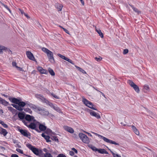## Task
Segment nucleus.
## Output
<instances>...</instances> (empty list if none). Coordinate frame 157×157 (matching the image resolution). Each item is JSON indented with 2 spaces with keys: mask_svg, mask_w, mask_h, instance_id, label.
<instances>
[{
  "mask_svg": "<svg viewBox=\"0 0 157 157\" xmlns=\"http://www.w3.org/2000/svg\"><path fill=\"white\" fill-rule=\"evenodd\" d=\"M26 146L34 154L37 156L39 155L40 149L36 148L35 146L32 145L30 144H28Z\"/></svg>",
  "mask_w": 157,
  "mask_h": 157,
  "instance_id": "1",
  "label": "nucleus"
},
{
  "mask_svg": "<svg viewBox=\"0 0 157 157\" xmlns=\"http://www.w3.org/2000/svg\"><path fill=\"white\" fill-rule=\"evenodd\" d=\"M82 102L86 106L90 109L94 110H97V109L94 107V105L91 102L87 100L83 97L82 98Z\"/></svg>",
  "mask_w": 157,
  "mask_h": 157,
  "instance_id": "2",
  "label": "nucleus"
},
{
  "mask_svg": "<svg viewBox=\"0 0 157 157\" xmlns=\"http://www.w3.org/2000/svg\"><path fill=\"white\" fill-rule=\"evenodd\" d=\"M78 136L80 139L83 143L86 144L89 143L90 141L89 138L86 135L82 133H79Z\"/></svg>",
  "mask_w": 157,
  "mask_h": 157,
  "instance_id": "3",
  "label": "nucleus"
},
{
  "mask_svg": "<svg viewBox=\"0 0 157 157\" xmlns=\"http://www.w3.org/2000/svg\"><path fill=\"white\" fill-rule=\"evenodd\" d=\"M18 105L13 104H11V105L13 107L16 108L17 110L22 111L23 110V107H24L26 105V103L24 101H21L20 104H18Z\"/></svg>",
  "mask_w": 157,
  "mask_h": 157,
  "instance_id": "4",
  "label": "nucleus"
},
{
  "mask_svg": "<svg viewBox=\"0 0 157 157\" xmlns=\"http://www.w3.org/2000/svg\"><path fill=\"white\" fill-rule=\"evenodd\" d=\"M24 121L25 122L24 124L28 128L36 131V129L37 128L36 124L34 122L30 123L27 121L25 122V121Z\"/></svg>",
  "mask_w": 157,
  "mask_h": 157,
  "instance_id": "5",
  "label": "nucleus"
},
{
  "mask_svg": "<svg viewBox=\"0 0 157 157\" xmlns=\"http://www.w3.org/2000/svg\"><path fill=\"white\" fill-rule=\"evenodd\" d=\"M97 136H98V137L101 138L105 142L107 143H110L112 144H114L117 145H119V144L116 142L114 141L111 140L107 138L102 136H101L99 134H98V135H97Z\"/></svg>",
  "mask_w": 157,
  "mask_h": 157,
  "instance_id": "6",
  "label": "nucleus"
},
{
  "mask_svg": "<svg viewBox=\"0 0 157 157\" xmlns=\"http://www.w3.org/2000/svg\"><path fill=\"white\" fill-rule=\"evenodd\" d=\"M128 82L132 87L133 88L136 92L137 93L139 92L140 90L138 86L136 85L132 81L129 80L128 81Z\"/></svg>",
  "mask_w": 157,
  "mask_h": 157,
  "instance_id": "7",
  "label": "nucleus"
},
{
  "mask_svg": "<svg viewBox=\"0 0 157 157\" xmlns=\"http://www.w3.org/2000/svg\"><path fill=\"white\" fill-rule=\"evenodd\" d=\"M37 122L38 123V124L39 125V129H38V128H37V129H36V131L37 132L40 133L41 132L45 131L47 129V127L45 125L40 123L39 122Z\"/></svg>",
  "mask_w": 157,
  "mask_h": 157,
  "instance_id": "8",
  "label": "nucleus"
},
{
  "mask_svg": "<svg viewBox=\"0 0 157 157\" xmlns=\"http://www.w3.org/2000/svg\"><path fill=\"white\" fill-rule=\"evenodd\" d=\"M8 99L12 103L16 104H20L22 101H21V100L20 98L18 99L15 98L9 97Z\"/></svg>",
  "mask_w": 157,
  "mask_h": 157,
  "instance_id": "9",
  "label": "nucleus"
},
{
  "mask_svg": "<svg viewBox=\"0 0 157 157\" xmlns=\"http://www.w3.org/2000/svg\"><path fill=\"white\" fill-rule=\"evenodd\" d=\"M18 130L24 136L29 138V136H31L30 133L28 132L26 130L19 128Z\"/></svg>",
  "mask_w": 157,
  "mask_h": 157,
  "instance_id": "10",
  "label": "nucleus"
},
{
  "mask_svg": "<svg viewBox=\"0 0 157 157\" xmlns=\"http://www.w3.org/2000/svg\"><path fill=\"white\" fill-rule=\"evenodd\" d=\"M48 59L52 63L55 62V60L53 56V54L50 50L47 54Z\"/></svg>",
  "mask_w": 157,
  "mask_h": 157,
  "instance_id": "11",
  "label": "nucleus"
},
{
  "mask_svg": "<svg viewBox=\"0 0 157 157\" xmlns=\"http://www.w3.org/2000/svg\"><path fill=\"white\" fill-rule=\"evenodd\" d=\"M36 97L38 99H40L42 102L46 103L48 102V100L45 98L44 97L40 94H36L35 95Z\"/></svg>",
  "mask_w": 157,
  "mask_h": 157,
  "instance_id": "12",
  "label": "nucleus"
},
{
  "mask_svg": "<svg viewBox=\"0 0 157 157\" xmlns=\"http://www.w3.org/2000/svg\"><path fill=\"white\" fill-rule=\"evenodd\" d=\"M88 111L90 112V115L91 116L95 117L98 119L101 118L100 116L98 113H97L94 111L89 109H88Z\"/></svg>",
  "mask_w": 157,
  "mask_h": 157,
  "instance_id": "13",
  "label": "nucleus"
},
{
  "mask_svg": "<svg viewBox=\"0 0 157 157\" xmlns=\"http://www.w3.org/2000/svg\"><path fill=\"white\" fill-rule=\"evenodd\" d=\"M26 54L27 57L30 60L35 61L36 60L33 54L30 51H27Z\"/></svg>",
  "mask_w": 157,
  "mask_h": 157,
  "instance_id": "14",
  "label": "nucleus"
},
{
  "mask_svg": "<svg viewBox=\"0 0 157 157\" xmlns=\"http://www.w3.org/2000/svg\"><path fill=\"white\" fill-rule=\"evenodd\" d=\"M34 117L32 116H31L29 115H26L25 117V121L30 122L32 121Z\"/></svg>",
  "mask_w": 157,
  "mask_h": 157,
  "instance_id": "15",
  "label": "nucleus"
},
{
  "mask_svg": "<svg viewBox=\"0 0 157 157\" xmlns=\"http://www.w3.org/2000/svg\"><path fill=\"white\" fill-rule=\"evenodd\" d=\"M63 128L65 130L71 133H73L74 132V130L72 128L67 126H64Z\"/></svg>",
  "mask_w": 157,
  "mask_h": 157,
  "instance_id": "16",
  "label": "nucleus"
},
{
  "mask_svg": "<svg viewBox=\"0 0 157 157\" xmlns=\"http://www.w3.org/2000/svg\"><path fill=\"white\" fill-rule=\"evenodd\" d=\"M37 70L41 74H47L48 73V71L44 69L41 67H38L37 68Z\"/></svg>",
  "mask_w": 157,
  "mask_h": 157,
  "instance_id": "17",
  "label": "nucleus"
},
{
  "mask_svg": "<svg viewBox=\"0 0 157 157\" xmlns=\"http://www.w3.org/2000/svg\"><path fill=\"white\" fill-rule=\"evenodd\" d=\"M18 117L19 118L20 120H22V122L24 124L25 122H26V121H25V115L24 113H18Z\"/></svg>",
  "mask_w": 157,
  "mask_h": 157,
  "instance_id": "18",
  "label": "nucleus"
},
{
  "mask_svg": "<svg viewBox=\"0 0 157 157\" xmlns=\"http://www.w3.org/2000/svg\"><path fill=\"white\" fill-rule=\"evenodd\" d=\"M40 109V110H39V111H40V113L41 115H48L49 114V113L48 111L44 110V109H42L41 108Z\"/></svg>",
  "mask_w": 157,
  "mask_h": 157,
  "instance_id": "19",
  "label": "nucleus"
},
{
  "mask_svg": "<svg viewBox=\"0 0 157 157\" xmlns=\"http://www.w3.org/2000/svg\"><path fill=\"white\" fill-rule=\"evenodd\" d=\"M29 107L32 109H35V111L36 112H37L39 111V110H40V107H38L36 105H33V104H31L29 105Z\"/></svg>",
  "mask_w": 157,
  "mask_h": 157,
  "instance_id": "20",
  "label": "nucleus"
},
{
  "mask_svg": "<svg viewBox=\"0 0 157 157\" xmlns=\"http://www.w3.org/2000/svg\"><path fill=\"white\" fill-rule=\"evenodd\" d=\"M0 103L4 105L5 106H7L8 105H10L9 102L1 98L0 97Z\"/></svg>",
  "mask_w": 157,
  "mask_h": 157,
  "instance_id": "21",
  "label": "nucleus"
},
{
  "mask_svg": "<svg viewBox=\"0 0 157 157\" xmlns=\"http://www.w3.org/2000/svg\"><path fill=\"white\" fill-rule=\"evenodd\" d=\"M41 136L46 140L47 142H51V140H49L50 137L49 136L45 135L44 133L42 134Z\"/></svg>",
  "mask_w": 157,
  "mask_h": 157,
  "instance_id": "22",
  "label": "nucleus"
},
{
  "mask_svg": "<svg viewBox=\"0 0 157 157\" xmlns=\"http://www.w3.org/2000/svg\"><path fill=\"white\" fill-rule=\"evenodd\" d=\"M3 50H5L6 51H8L12 53L11 51V50H10L9 49H8L7 48H6V47H4V46H2V48H0V53H2Z\"/></svg>",
  "mask_w": 157,
  "mask_h": 157,
  "instance_id": "23",
  "label": "nucleus"
},
{
  "mask_svg": "<svg viewBox=\"0 0 157 157\" xmlns=\"http://www.w3.org/2000/svg\"><path fill=\"white\" fill-rule=\"evenodd\" d=\"M132 129L133 130V131L137 135H139V131L136 129V127H135L134 125H132Z\"/></svg>",
  "mask_w": 157,
  "mask_h": 157,
  "instance_id": "24",
  "label": "nucleus"
},
{
  "mask_svg": "<svg viewBox=\"0 0 157 157\" xmlns=\"http://www.w3.org/2000/svg\"><path fill=\"white\" fill-rule=\"evenodd\" d=\"M37 156L39 157H46L45 153H44L42 150H40L39 155Z\"/></svg>",
  "mask_w": 157,
  "mask_h": 157,
  "instance_id": "25",
  "label": "nucleus"
},
{
  "mask_svg": "<svg viewBox=\"0 0 157 157\" xmlns=\"http://www.w3.org/2000/svg\"><path fill=\"white\" fill-rule=\"evenodd\" d=\"M7 133L8 132L6 130L3 128H2L1 131H0V133L3 134L4 136H6Z\"/></svg>",
  "mask_w": 157,
  "mask_h": 157,
  "instance_id": "26",
  "label": "nucleus"
},
{
  "mask_svg": "<svg viewBox=\"0 0 157 157\" xmlns=\"http://www.w3.org/2000/svg\"><path fill=\"white\" fill-rule=\"evenodd\" d=\"M96 31L99 34V36L101 38H103L104 37L103 34L101 32V31L100 29H96Z\"/></svg>",
  "mask_w": 157,
  "mask_h": 157,
  "instance_id": "27",
  "label": "nucleus"
},
{
  "mask_svg": "<svg viewBox=\"0 0 157 157\" xmlns=\"http://www.w3.org/2000/svg\"><path fill=\"white\" fill-rule=\"evenodd\" d=\"M75 66L76 68L78 69V70H79L80 71L82 72L83 73L86 74V72L82 68L76 65H75Z\"/></svg>",
  "mask_w": 157,
  "mask_h": 157,
  "instance_id": "28",
  "label": "nucleus"
},
{
  "mask_svg": "<svg viewBox=\"0 0 157 157\" xmlns=\"http://www.w3.org/2000/svg\"><path fill=\"white\" fill-rule=\"evenodd\" d=\"M63 6L60 4H57L56 5V7L58 9L59 11H60L62 10Z\"/></svg>",
  "mask_w": 157,
  "mask_h": 157,
  "instance_id": "29",
  "label": "nucleus"
},
{
  "mask_svg": "<svg viewBox=\"0 0 157 157\" xmlns=\"http://www.w3.org/2000/svg\"><path fill=\"white\" fill-rule=\"evenodd\" d=\"M89 147L91 148L93 151H97L98 149L96 148V147L93 145H89L88 146Z\"/></svg>",
  "mask_w": 157,
  "mask_h": 157,
  "instance_id": "30",
  "label": "nucleus"
},
{
  "mask_svg": "<svg viewBox=\"0 0 157 157\" xmlns=\"http://www.w3.org/2000/svg\"><path fill=\"white\" fill-rule=\"evenodd\" d=\"M48 71L49 73L51 75L54 76L55 75V73L53 69H52L50 68H49L48 69Z\"/></svg>",
  "mask_w": 157,
  "mask_h": 157,
  "instance_id": "31",
  "label": "nucleus"
},
{
  "mask_svg": "<svg viewBox=\"0 0 157 157\" xmlns=\"http://www.w3.org/2000/svg\"><path fill=\"white\" fill-rule=\"evenodd\" d=\"M50 138H51V139L52 140H53L56 141L57 142H59V140L58 139L57 137V136H52Z\"/></svg>",
  "mask_w": 157,
  "mask_h": 157,
  "instance_id": "32",
  "label": "nucleus"
},
{
  "mask_svg": "<svg viewBox=\"0 0 157 157\" xmlns=\"http://www.w3.org/2000/svg\"><path fill=\"white\" fill-rule=\"evenodd\" d=\"M53 108L54 110L59 113H60L61 112V110L60 109L56 106L54 105Z\"/></svg>",
  "mask_w": 157,
  "mask_h": 157,
  "instance_id": "33",
  "label": "nucleus"
},
{
  "mask_svg": "<svg viewBox=\"0 0 157 157\" xmlns=\"http://www.w3.org/2000/svg\"><path fill=\"white\" fill-rule=\"evenodd\" d=\"M129 5L131 7L132 9L133 10L136 12H138V10L137 9L135 8L134 7V6L132 5H131L129 4Z\"/></svg>",
  "mask_w": 157,
  "mask_h": 157,
  "instance_id": "34",
  "label": "nucleus"
},
{
  "mask_svg": "<svg viewBox=\"0 0 157 157\" xmlns=\"http://www.w3.org/2000/svg\"><path fill=\"white\" fill-rule=\"evenodd\" d=\"M42 50L45 53L47 54L48 52L50 50L48 49L47 48L43 47L42 49Z\"/></svg>",
  "mask_w": 157,
  "mask_h": 157,
  "instance_id": "35",
  "label": "nucleus"
},
{
  "mask_svg": "<svg viewBox=\"0 0 157 157\" xmlns=\"http://www.w3.org/2000/svg\"><path fill=\"white\" fill-rule=\"evenodd\" d=\"M104 149H98L97 151H98L99 153L103 154H104Z\"/></svg>",
  "mask_w": 157,
  "mask_h": 157,
  "instance_id": "36",
  "label": "nucleus"
},
{
  "mask_svg": "<svg viewBox=\"0 0 157 157\" xmlns=\"http://www.w3.org/2000/svg\"><path fill=\"white\" fill-rule=\"evenodd\" d=\"M2 5L10 13H11V10L9 9V8L8 7V6L7 5H5L3 4H2Z\"/></svg>",
  "mask_w": 157,
  "mask_h": 157,
  "instance_id": "37",
  "label": "nucleus"
},
{
  "mask_svg": "<svg viewBox=\"0 0 157 157\" xmlns=\"http://www.w3.org/2000/svg\"><path fill=\"white\" fill-rule=\"evenodd\" d=\"M65 60L69 62L70 63H71L73 64H74V63H73V62L71 59H68V58H67V57H66Z\"/></svg>",
  "mask_w": 157,
  "mask_h": 157,
  "instance_id": "38",
  "label": "nucleus"
},
{
  "mask_svg": "<svg viewBox=\"0 0 157 157\" xmlns=\"http://www.w3.org/2000/svg\"><path fill=\"white\" fill-rule=\"evenodd\" d=\"M65 60L69 62L70 63H71L73 64H74V63H73V62L71 59H68V58H67V57H66Z\"/></svg>",
  "mask_w": 157,
  "mask_h": 157,
  "instance_id": "39",
  "label": "nucleus"
},
{
  "mask_svg": "<svg viewBox=\"0 0 157 157\" xmlns=\"http://www.w3.org/2000/svg\"><path fill=\"white\" fill-rule=\"evenodd\" d=\"M57 55L59 57H60L62 59L65 60V59L66 58V57L61 54H57Z\"/></svg>",
  "mask_w": 157,
  "mask_h": 157,
  "instance_id": "40",
  "label": "nucleus"
},
{
  "mask_svg": "<svg viewBox=\"0 0 157 157\" xmlns=\"http://www.w3.org/2000/svg\"><path fill=\"white\" fill-rule=\"evenodd\" d=\"M46 104H48L50 106H51V107L52 108L54 106V105H53L52 103L49 102L48 101V102H47V103H46Z\"/></svg>",
  "mask_w": 157,
  "mask_h": 157,
  "instance_id": "41",
  "label": "nucleus"
},
{
  "mask_svg": "<svg viewBox=\"0 0 157 157\" xmlns=\"http://www.w3.org/2000/svg\"><path fill=\"white\" fill-rule=\"evenodd\" d=\"M16 151H17L18 152L20 153L21 154H23V150L21 149H20L19 148H17L16 149Z\"/></svg>",
  "mask_w": 157,
  "mask_h": 157,
  "instance_id": "42",
  "label": "nucleus"
},
{
  "mask_svg": "<svg viewBox=\"0 0 157 157\" xmlns=\"http://www.w3.org/2000/svg\"><path fill=\"white\" fill-rule=\"evenodd\" d=\"M144 89L147 90H149L150 89L149 86L147 85H144Z\"/></svg>",
  "mask_w": 157,
  "mask_h": 157,
  "instance_id": "43",
  "label": "nucleus"
},
{
  "mask_svg": "<svg viewBox=\"0 0 157 157\" xmlns=\"http://www.w3.org/2000/svg\"><path fill=\"white\" fill-rule=\"evenodd\" d=\"M25 110L26 111H27L29 112L30 113L32 114V111L29 108H26Z\"/></svg>",
  "mask_w": 157,
  "mask_h": 157,
  "instance_id": "44",
  "label": "nucleus"
},
{
  "mask_svg": "<svg viewBox=\"0 0 157 157\" xmlns=\"http://www.w3.org/2000/svg\"><path fill=\"white\" fill-rule=\"evenodd\" d=\"M95 59L97 61H100L102 59V58L101 57H96L95 58Z\"/></svg>",
  "mask_w": 157,
  "mask_h": 157,
  "instance_id": "45",
  "label": "nucleus"
},
{
  "mask_svg": "<svg viewBox=\"0 0 157 157\" xmlns=\"http://www.w3.org/2000/svg\"><path fill=\"white\" fill-rule=\"evenodd\" d=\"M128 50L127 49H124L123 52V54L124 55L128 53Z\"/></svg>",
  "mask_w": 157,
  "mask_h": 157,
  "instance_id": "46",
  "label": "nucleus"
},
{
  "mask_svg": "<svg viewBox=\"0 0 157 157\" xmlns=\"http://www.w3.org/2000/svg\"><path fill=\"white\" fill-rule=\"evenodd\" d=\"M46 157H53L52 155L50 153H45Z\"/></svg>",
  "mask_w": 157,
  "mask_h": 157,
  "instance_id": "47",
  "label": "nucleus"
},
{
  "mask_svg": "<svg viewBox=\"0 0 157 157\" xmlns=\"http://www.w3.org/2000/svg\"><path fill=\"white\" fill-rule=\"evenodd\" d=\"M57 157H67L66 155L62 154H59Z\"/></svg>",
  "mask_w": 157,
  "mask_h": 157,
  "instance_id": "48",
  "label": "nucleus"
},
{
  "mask_svg": "<svg viewBox=\"0 0 157 157\" xmlns=\"http://www.w3.org/2000/svg\"><path fill=\"white\" fill-rule=\"evenodd\" d=\"M51 95L53 97H54V98H56V99H59V97H58L57 96L55 95V94H53V93L51 94Z\"/></svg>",
  "mask_w": 157,
  "mask_h": 157,
  "instance_id": "49",
  "label": "nucleus"
},
{
  "mask_svg": "<svg viewBox=\"0 0 157 157\" xmlns=\"http://www.w3.org/2000/svg\"><path fill=\"white\" fill-rule=\"evenodd\" d=\"M46 130V132L47 133H50L52 132V131L49 128H47Z\"/></svg>",
  "mask_w": 157,
  "mask_h": 157,
  "instance_id": "50",
  "label": "nucleus"
},
{
  "mask_svg": "<svg viewBox=\"0 0 157 157\" xmlns=\"http://www.w3.org/2000/svg\"><path fill=\"white\" fill-rule=\"evenodd\" d=\"M70 155L71 156H73L74 155L75 153L73 151H70L69 152Z\"/></svg>",
  "mask_w": 157,
  "mask_h": 157,
  "instance_id": "51",
  "label": "nucleus"
},
{
  "mask_svg": "<svg viewBox=\"0 0 157 157\" xmlns=\"http://www.w3.org/2000/svg\"><path fill=\"white\" fill-rule=\"evenodd\" d=\"M71 149H72V150L76 154H77V153H78V151L75 148H74V147L72 148H71Z\"/></svg>",
  "mask_w": 157,
  "mask_h": 157,
  "instance_id": "52",
  "label": "nucleus"
},
{
  "mask_svg": "<svg viewBox=\"0 0 157 157\" xmlns=\"http://www.w3.org/2000/svg\"><path fill=\"white\" fill-rule=\"evenodd\" d=\"M11 157H19L16 154H12Z\"/></svg>",
  "mask_w": 157,
  "mask_h": 157,
  "instance_id": "53",
  "label": "nucleus"
},
{
  "mask_svg": "<svg viewBox=\"0 0 157 157\" xmlns=\"http://www.w3.org/2000/svg\"><path fill=\"white\" fill-rule=\"evenodd\" d=\"M12 65L13 67H15L16 68L17 66V63L15 62H13L12 63Z\"/></svg>",
  "mask_w": 157,
  "mask_h": 157,
  "instance_id": "54",
  "label": "nucleus"
},
{
  "mask_svg": "<svg viewBox=\"0 0 157 157\" xmlns=\"http://www.w3.org/2000/svg\"><path fill=\"white\" fill-rule=\"evenodd\" d=\"M16 68L20 71H23L22 69L20 67L16 66Z\"/></svg>",
  "mask_w": 157,
  "mask_h": 157,
  "instance_id": "55",
  "label": "nucleus"
},
{
  "mask_svg": "<svg viewBox=\"0 0 157 157\" xmlns=\"http://www.w3.org/2000/svg\"><path fill=\"white\" fill-rule=\"evenodd\" d=\"M63 30L66 33L68 34H69V32L67 30L64 28H63Z\"/></svg>",
  "mask_w": 157,
  "mask_h": 157,
  "instance_id": "56",
  "label": "nucleus"
},
{
  "mask_svg": "<svg viewBox=\"0 0 157 157\" xmlns=\"http://www.w3.org/2000/svg\"><path fill=\"white\" fill-rule=\"evenodd\" d=\"M8 109L11 112L12 110L13 109V108L12 107H10L8 106L7 107Z\"/></svg>",
  "mask_w": 157,
  "mask_h": 157,
  "instance_id": "57",
  "label": "nucleus"
},
{
  "mask_svg": "<svg viewBox=\"0 0 157 157\" xmlns=\"http://www.w3.org/2000/svg\"><path fill=\"white\" fill-rule=\"evenodd\" d=\"M2 125L5 128H7L8 127V125L7 124H5L4 123V124H3Z\"/></svg>",
  "mask_w": 157,
  "mask_h": 157,
  "instance_id": "58",
  "label": "nucleus"
},
{
  "mask_svg": "<svg viewBox=\"0 0 157 157\" xmlns=\"http://www.w3.org/2000/svg\"><path fill=\"white\" fill-rule=\"evenodd\" d=\"M113 156L114 157H121L120 155L116 154H114Z\"/></svg>",
  "mask_w": 157,
  "mask_h": 157,
  "instance_id": "59",
  "label": "nucleus"
},
{
  "mask_svg": "<svg viewBox=\"0 0 157 157\" xmlns=\"http://www.w3.org/2000/svg\"><path fill=\"white\" fill-rule=\"evenodd\" d=\"M17 110L14 109L13 108V109L11 111V112L13 113H15L16 112H17Z\"/></svg>",
  "mask_w": 157,
  "mask_h": 157,
  "instance_id": "60",
  "label": "nucleus"
},
{
  "mask_svg": "<svg viewBox=\"0 0 157 157\" xmlns=\"http://www.w3.org/2000/svg\"><path fill=\"white\" fill-rule=\"evenodd\" d=\"M32 121H33V122H34L36 124H38V123L37 122L38 121H37L34 118V119L33 120H32Z\"/></svg>",
  "mask_w": 157,
  "mask_h": 157,
  "instance_id": "61",
  "label": "nucleus"
},
{
  "mask_svg": "<svg viewBox=\"0 0 157 157\" xmlns=\"http://www.w3.org/2000/svg\"><path fill=\"white\" fill-rule=\"evenodd\" d=\"M24 14V15L26 17H27V18H29V17L28 16V14L26 13H25Z\"/></svg>",
  "mask_w": 157,
  "mask_h": 157,
  "instance_id": "62",
  "label": "nucleus"
},
{
  "mask_svg": "<svg viewBox=\"0 0 157 157\" xmlns=\"http://www.w3.org/2000/svg\"><path fill=\"white\" fill-rule=\"evenodd\" d=\"M43 151L44 152H46V153H48L47 152L48 151V150L46 148H44L43 149Z\"/></svg>",
  "mask_w": 157,
  "mask_h": 157,
  "instance_id": "63",
  "label": "nucleus"
},
{
  "mask_svg": "<svg viewBox=\"0 0 157 157\" xmlns=\"http://www.w3.org/2000/svg\"><path fill=\"white\" fill-rule=\"evenodd\" d=\"M13 142L14 144H16L17 143V141L16 140H13Z\"/></svg>",
  "mask_w": 157,
  "mask_h": 157,
  "instance_id": "64",
  "label": "nucleus"
}]
</instances>
